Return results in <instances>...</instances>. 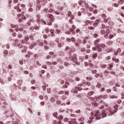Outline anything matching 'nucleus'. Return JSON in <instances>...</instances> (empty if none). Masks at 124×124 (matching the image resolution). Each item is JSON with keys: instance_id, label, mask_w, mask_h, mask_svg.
<instances>
[{"instance_id": "obj_1", "label": "nucleus", "mask_w": 124, "mask_h": 124, "mask_svg": "<svg viewBox=\"0 0 124 124\" xmlns=\"http://www.w3.org/2000/svg\"><path fill=\"white\" fill-rule=\"evenodd\" d=\"M118 107H119V106L118 105H115L113 108H111L110 110H108V111L103 110L102 113L99 112V110H97L95 113L94 116H93V115H92V116L90 117V120H93V119L100 120V119H102V118H105V117L107 116V114L108 116H112L113 114L117 113V111H118Z\"/></svg>"}, {"instance_id": "obj_2", "label": "nucleus", "mask_w": 124, "mask_h": 124, "mask_svg": "<svg viewBox=\"0 0 124 124\" xmlns=\"http://www.w3.org/2000/svg\"><path fill=\"white\" fill-rule=\"evenodd\" d=\"M109 27L106 26L104 24L102 25L100 30L101 34H103L105 36H108V33H109Z\"/></svg>"}, {"instance_id": "obj_3", "label": "nucleus", "mask_w": 124, "mask_h": 124, "mask_svg": "<svg viewBox=\"0 0 124 124\" xmlns=\"http://www.w3.org/2000/svg\"><path fill=\"white\" fill-rule=\"evenodd\" d=\"M76 54H74L70 56L69 59L71 61H73V62H75V61H77V58H76Z\"/></svg>"}, {"instance_id": "obj_4", "label": "nucleus", "mask_w": 124, "mask_h": 124, "mask_svg": "<svg viewBox=\"0 0 124 124\" xmlns=\"http://www.w3.org/2000/svg\"><path fill=\"white\" fill-rule=\"evenodd\" d=\"M93 51H97L98 52H101V48L98 45H96L95 47L92 48Z\"/></svg>"}, {"instance_id": "obj_5", "label": "nucleus", "mask_w": 124, "mask_h": 124, "mask_svg": "<svg viewBox=\"0 0 124 124\" xmlns=\"http://www.w3.org/2000/svg\"><path fill=\"white\" fill-rule=\"evenodd\" d=\"M112 59V58L111 57V56H107L105 58V62H110V61Z\"/></svg>"}, {"instance_id": "obj_6", "label": "nucleus", "mask_w": 124, "mask_h": 124, "mask_svg": "<svg viewBox=\"0 0 124 124\" xmlns=\"http://www.w3.org/2000/svg\"><path fill=\"white\" fill-rule=\"evenodd\" d=\"M37 21L38 25H40L41 24V22H42V19H40V16L37 15Z\"/></svg>"}, {"instance_id": "obj_7", "label": "nucleus", "mask_w": 124, "mask_h": 124, "mask_svg": "<svg viewBox=\"0 0 124 124\" xmlns=\"http://www.w3.org/2000/svg\"><path fill=\"white\" fill-rule=\"evenodd\" d=\"M37 5H36V10H39L40 8H41V5H40V1L39 0L37 1Z\"/></svg>"}, {"instance_id": "obj_8", "label": "nucleus", "mask_w": 124, "mask_h": 124, "mask_svg": "<svg viewBox=\"0 0 124 124\" xmlns=\"http://www.w3.org/2000/svg\"><path fill=\"white\" fill-rule=\"evenodd\" d=\"M48 17H49V19H50V22H54V20H55V18L54 17V16H52V14L49 15H48Z\"/></svg>"}, {"instance_id": "obj_9", "label": "nucleus", "mask_w": 124, "mask_h": 124, "mask_svg": "<svg viewBox=\"0 0 124 124\" xmlns=\"http://www.w3.org/2000/svg\"><path fill=\"white\" fill-rule=\"evenodd\" d=\"M72 93H78V88L77 86L72 89Z\"/></svg>"}, {"instance_id": "obj_10", "label": "nucleus", "mask_w": 124, "mask_h": 124, "mask_svg": "<svg viewBox=\"0 0 124 124\" xmlns=\"http://www.w3.org/2000/svg\"><path fill=\"white\" fill-rule=\"evenodd\" d=\"M94 93L93 91L89 92L87 95L88 98H91V95H93Z\"/></svg>"}, {"instance_id": "obj_11", "label": "nucleus", "mask_w": 124, "mask_h": 124, "mask_svg": "<svg viewBox=\"0 0 124 124\" xmlns=\"http://www.w3.org/2000/svg\"><path fill=\"white\" fill-rule=\"evenodd\" d=\"M61 43H59L58 44V47L59 48H62V46L63 45H64V42L62 41V40H61Z\"/></svg>"}, {"instance_id": "obj_12", "label": "nucleus", "mask_w": 124, "mask_h": 124, "mask_svg": "<svg viewBox=\"0 0 124 124\" xmlns=\"http://www.w3.org/2000/svg\"><path fill=\"white\" fill-rule=\"evenodd\" d=\"M68 124H73L74 123V124H77V122H76V119H73L72 121H68Z\"/></svg>"}, {"instance_id": "obj_13", "label": "nucleus", "mask_w": 124, "mask_h": 124, "mask_svg": "<svg viewBox=\"0 0 124 124\" xmlns=\"http://www.w3.org/2000/svg\"><path fill=\"white\" fill-rule=\"evenodd\" d=\"M37 42L39 46H41L42 47H43V46H44V44H43L42 42L40 41V40H38L37 41Z\"/></svg>"}, {"instance_id": "obj_14", "label": "nucleus", "mask_w": 124, "mask_h": 124, "mask_svg": "<svg viewBox=\"0 0 124 124\" xmlns=\"http://www.w3.org/2000/svg\"><path fill=\"white\" fill-rule=\"evenodd\" d=\"M99 24V20L98 19L96 20V21L93 23V26L94 27H97V25Z\"/></svg>"}, {"instance_id": "obj_15", "label": "nucleus", "mask_w": 124, "mask_h": 124, "mask_svg": "<svg viewBox=\"0 0 124 124\" xmlns=\"http://www.w3.org/2000/svg\"><path fill=\"white\" fill-rule=\"evenodd\" d=\"M75 51V49L73 47H71L70 48V50H69L68 54H72Z\"/></svg>"}, {"instance_id": "obj_16", "label": "nucleus", "mask_w": 124, "mask_h": 124, "mask_svg": "<svg viewBox=\"0 0 124 124\" xmlns=\"http://www.w3.org/2000/svg\"><path fill=\"white\" fill-rule=\"evenodd\" d=\"M70 49V48L68 46H66L64 51L65 52V53H69V50Z\"/></svg>"}, {"instance_id": "obj_17", "label": "nucleus", "mask_w": 124, "mask_h": 124, "mask_svg": "<svg viewBox=\"0 0 124 124\" xmlns=\"http://www.w3.org/2000/svg\"><path fill=\"white\" fill-rule=\"evenodd\" d=\"M76 32L77 33H79V34H83V32L81 31V30L79 29L76 30Z\"/></svg>"}, {"instance_id": "obj_18", "label": "nucleus", "mask_w": 124, "mask_h": 124, "mask_svg": "<svg viewBox=\"0 0 124 124\" xmlns=\"http://www.w3.org/2000/svg\"><path fill=\"white\" fill-rule=\"evenodd\" d=\"M108 66H109L108 68L109 69V70H111L112 67H113V63L108 64Z\"/></svg>"}, {"instance_id": "obj_19", "label": "nucleus", "mask_w": 124, "mask_h": 124, "mask_svg": "<svg viewBox=\"0 0 124 124\" xmlns=\"http://www.w3.org/2000/svg\"><path fill=\"white\" fill-rule=\"evenodd\" d=\"M112 61H113V62H120V60H119V59H116L115 58H112Z\"/></svg>"}, {"instance_id": "obj_20", "label": "nucleus", "mask_w": 124, "mask_h": 124, "mask_svg": "<svg viewBox=\"0 0 124 124\" xmlns=\"http://www.w3.org/2000/svg\"><path fill=\"white\" fill-rule=\"evenodd\" d=\"M102 98H103L102 95H100V96L96 97V100H101V99H102Z\"/></svg>"}, {"instance_id": "obj_21", "label": "nucleus", "mask_w": 124, "mask_h": 124, "mask_svg": "<svg viewBox=\"0 0 124 124\" xmlns=\"http://www.w3.org/2000/svg\"><path fill=\"white\" fill-rule=\"evenodd\" d=\"M110 98L114 99V98H118V96L116 95H110Z\"/></svg>"}, {"instance_id": "obj_22", "label": "nucleus", "mask_w": 124, "mask_h": 124, "mask_svg": "<svg viewBox=\"0 0 124 124\" xmlns=\"http://www.w3.org/2000/svg\"><path fill=\"white\" fill-rule=\"evenodd\" d=\"M30 8L28 9V11L29 12H32V11H33V9L31 8L32 5H30Z\"/></svg>"}, {"instance_id": "obj_23", "label": "nucleus", "mask_w": 124, "mask_h": 124, "mask_svg": "<svg viewBox=\"0 0 124 124\" xmlns=\"http://www.w3.org/2000/svg\"><path fill=\"white\" fill-rule=\"evenodd\" d=\"M114 36H116V34H110L109 36V39H111V38H113Z\"/></svg>"}, {"instance_id": "obj_24", "label": "nucleus", "mask_w": 124, "mask_h": 124, "mask_svg": "<svg viewBox=\"0 0 124 124\" xmlns=\"http://www.w3.org/2000/svg\"><path fill=\"white\" fill-rule=\"evenodd\" d=\"M92 105H93V106H94L95 107H96V106H97L98 105V104L96 103L95 102H93L92 103Z\"/></svg>"}, {"instance_id": "obj_25", "label": "nucleus", "mask_w": 124, "mask_h": 124, "mask_svg": "<svg viewBox=\"0 0 124 124\" xmlns=\"http://www.w3.org/2000/svg\"><path fill=\"white\" fill-rule=\"evenodd\" d=\"M98 46H99L100 48V47H101V48H105V47H106L105 45H104L103 44H102L101 45H98Z\"/></svg>"}, {"instance_id": "obj_26", "label": "nucleus", "mask_w": 124, "mask_h": 124, "mask_svg": "<svg viewBox=\"0 0 124 124\" xmlns=\"http://www.w3.org/2000/svg\"><path fill=\"white\" fill-rule=\"evenodd\" d=\"M70 31H71L73 34H75V31L72 28L70 29Z\"/></svg>"}, {"instance_id": "obj_27", "label": "nucleus", "mask_w": 124, "mask_h": 124, "mask_svg": "<svg viewBox=\"0 0 124 124\" xmlns=\"http://www.w3.org/2000/svg\"><path fill=\"white\" fill-rule=\"evenodd\" d=\"M54 30H53V29H51V30H50V33H51V35H52V36H54Z\"/></svg>"}, {"instance_id": "obj_28", "label": "nucleus", "mask_w": 124, "mask_h": 124, "mask_svg": "<svg viewBox=\"0 0 124 124\" xmlns=\"http://www.w3.org/2000/svg\"><path fill=\"white\" fill-rule=\"evenodd\" d=\"M58 119L59 120H60V121H62V120L63 119V116H62V115H60L58 116Z\"/></svg>"}, {"instance_id": "obj_29", "label": "nucleus", "mask_w": 124, "mask_h": 124, "mask_svg": "<svg viewBox=\"0 0 124 124\" xmlns=\"http://www.w3.org/2000/svg\"><path fill=\"white\" fill-rule=\"evenodd\" d=\"M61 99H62L63 100H65L66 99V96L65 95H63L61 97Z\"/></svg>"}, {"instance_id": "obj_30", "label": "nucleus", "mask_w": 124, "mask_h": 124, "mask_svg": "<svg viewBox=\"0 0 124 124\" xmlns=\"http://www.w3.org/2000/svg\"><path fill=\"white\" fill-rule=\"evenodd\" d=\"M53 116L55 118H58V116H58V112H54L53 113Z\"/></svg>"}, {"instance_id": "obj_31", "label": "nucleus", "mask_w": 124, "mask_h": 124, "mask_svg": "<svg viewBox=\"0 0 124 124\" xmlns=\"http://www.w3.org/2000/svg\"><path fill=\"white\" fill-rule=\"evenodd\" d=\"M63 93H64L63 91H61L58 92V94H63Z\"/></svg>"}, {"instance_id": "obj_32", "label": "nucleus", "mask_w": 124, "mask_h": 124, "mask_svg": "<svg viewBox=\"0 0 124 124\" xmlns=\"http://www.w3.org/2000/svg\"><path fill=\"white\" fill-rule=\"evenodd\" d=\"M97 57V54L96 53H94L93 56V59H96Z\"/></svg>"}, {"instance_id": "obj_33", "label": "nucleus", "mask_w": 124, "mask_h": 124, "mask_svg": "<svg viewBox=\"0 0 124 124\" xmlns=\"http://www.w3.org/2000/svg\"><path fill=\"white\" fill-rule=\"evenodd\" d=\"M103 99H106V98H108V95H104V96H102Z\"/></svg>"}, {"instance_id": "obj_34", "label": "nucleus", "mask_w": 124, "mask_h": 124, "mask_svg": "<svg viewBox=\"0 0 124 124\" xmlns=\"http://www.w3.org/2000/svg\"><path fill=\"white\" fill-rule=\"evenodd\" d=\"M20 3H18L17 4L16 7H15V9H17V8H19L20 7Z\"/></svg>"}, {"instance_id": "obj_35", "label": "nucleus", "mask_w": 124, "mask_h": 124, "mask_svg": "<svg viewBox=\"0 0 124 124\" xmlns=\"http://www.w3.org/2000/svg\"><path fill=\"white\" fill-rule=\"evenodd\" d=\"M59 55L60 56H63L64 55V53H63V52L61 51L59 53Z\"/></svg>"}, {"instance_id": "obj_36", "label": "nucleus", "mask_w": 124, "mask_h": 124, "mask_svg": "<svg viewBox=\"0 0 124 124\" xmlns=\"http://www.w3.org/2000/svg\"><path fill=\"white\" fill-rule=\"evenodd\" d=\"M71 41H72V42H75V41H76V40H75V38L72 37L71 39Z\"/></svg>"}, {"instance_id": "obj_37", "label": "nucleus", "mask_w": 124, "mask_h": 124, "mask_svg": "<svg viewBox=\"0 0 124 124\" xmlns=\"http://www.w3.org/2000/svg\"><path fill=\"white\" fill-rule=\"evenodd\" d=\"M119 3H120V4H124V0H120L119 1H118Z\"/></svg>"}, {"instance_id": "obj_38", "label": "nucleus", "mask_w": 124, "mask_h": 124, "mask_svg": "<svg viewBox=\"0 0 124 124\" xmlns=\"http://www.w3.org/2000/svg\"><path fill=\"white\" fill-rule=\"evenodd\" d=\"M99 41H100V40H97L95 41L94 44H95V45L98 44V42H99Z\"/></svg>"}, {"instance_id": "obj_39", "label": "nucleus", "mask_w": 124, "mask_h": 124, "mask_svg": "<svg viewBox=\"0 0 124 124\" xmlns=\"http://www.w3.org/2000/svg\"><path fill=\"white\" fill-rule=\"evenodd\" d=\"M102 68H105V67H107V65L106 64H103L101 66Z\"/></svg>"}, {"instance_id": "obj_40", "label": "nucleus", "mask_w": 124, "mask_h": 124, "mask_svg": "<svg viewBox=\"0 0 124 124\" xmlns=\"http://www.w3.org/2000/svg\"><path fill=\"white\" fill-rule=\"evenodd\" d=\"M102 18L103 19H106L107 18V16H106V15H105V14L102 15Z\"/></svg>"}, {"instance_id": "obj_41", "label": "nucleus", "mask_w": 124, "mask_h": 124, "mask_svg": "<svg viewBox=\"0 0 124 124\" xmlns=\"http://www.w3.org/2000/svg\"><path fill=\"white\" fill-rule=\"evenodd\" d=\"M41 23H42V25H46V21L43 20V19L42 20Z\"/></svg>"}, {"instance_id": "obj_42", "label": "nucleus", "mask_w": 124, "mask_h": 124, "mask_svg": "<svg viewBox=\"0 0 124 124\" xmlns=\"http://www.w3.org/2000/svg\"><path fill=\"white\" fill-rule=\"evenodd\" d=\"M89 63L88 62H85L84 63V65H85V66H86V67H87V66H89Z\"/></svg>"}, {"instance_id": "obj_43", "label": "nucleus", "mask_w": 124, "mask_h": 124, "mask_svg": "<svg viewBox=\"0 0 124 124\" xmlns=\"http://www.w3.org/2000/svg\"><path fill=\"white\" fill-rule=\"evenodd\" d=\"M71 14H72L71 12L70 11L68 12L67 16H68V17H70Z\"/></svg>"}, {"instance_id": "obj_44", "label": "nucleus", "mask_w": 124, "mask_h": 124, "mask_svg": "<svg viewBox=\"0 0 124 124\" xmlns=\"http://www.w3.org/2000/svg\"><path fill=\"white\" fill-rule=\"evenodd\" d=\"M85 85H87V86H91V83L89 82H85Z\"/></svg>"}, {"instance_id": "obj_45", "label": "nucleus", "mask_w": 124, "mask_h": 124, "mask_svg": "<svg viewBox=\"0 0 124 124\" xmlns=\"http://www.w3.org/2000/svg\"><path fill=\"white\" fill-rule=\"evenodd\" d=\"M61 103H62V101L60 100H58L57 101H56V104H61Z\"/></svg>"}, {"instance_id": "obj_46", "label": "nucleus", "mask_w": 124, "mask_h": 124, "mask_svg": "<svg viewBox=\"0 0 124 124\" xmlns=\"http://www.w3.org/2000/svg\"><path fill=\"white\" fill-rule=\"evenodd\" d=\"M97 88H100V87H101V85L100 84V83H98L97 85H96Z\"/></svg>"}, {"instance_id": "obj_47", "label": "nucleus", "mask_w": 124, "mask_h": 124, "mask_svg": "<svg viewBox=\"0 0 124 124\" xmlns=\"http://www.w3.org/2000/svg\"><path fill=\"white\" fill-rule=\"evenodd\" d=\"M108 45H112L113 44V42L112 41H109L108 42Z\"/></svg>"}, {"instance_id": "obj_48", "label": "nucleus", "mask_w": 124, "mask_h": 124, "mask_svg": "<svg viewBox=\"0 0 124 124\" xmlns=\"http://www.w3.org/2000/svg\"><path fill=\"white\" fill-rule=\"evenodd\" d=\"M34 58H35V59H37V58H38V55L35 54L33 55Z\"/></svg>"}, {"instance_id": "obj_49", "label": "nucleus", "mask_w": 124, "mask_h": 124, "mask_svg": "<svg viewBox=\"0 0 124 124\" xmlns=\"http://www.w3.org/2000/svg\"><path fill=\"white\" fill-rule=\"evenodd\" d=\"M31 22H33V20L32 19H31L30 21H28L29 26H31Z\"/></svg>"}, {"instance_id": "obj_50", "label": "nucleus", "mask_w": 124, "mask_h": 124, "mask_svg": "<svg viewBox=\"0 0 124 124\" xmlns=\"http://www.w3.org/2000/svg\"><path fill=\"white\" fill-rule=\"evenodd\" d=\"M56 32H57V33H60V32H61V30H60L59 29H56Z\"/></svg>"}, {"instance_id": "obj_51", "label": "nucleus", "mask_w": 124, "mask_h": 124, "mask_svg": "<svg viewBox=\"0 0 124 124\" xmlns=\"http://www.w3.org/2000/svg\"><path fill=\"white\" fill-rule=\"evenodd\" d=\"M19 2V1L18 0H14L13 1L14 3H18Z\"/></svg>"}, {"instance_id": "obj_52", "label": "nucleus", "mask_w": 124, "mask_h": 124, "mask_svg": "<svg viewBox=\"0 0 124 124\" xmlns=\"http://www.w3.org/2000/svg\"><path fill=\"white\" fill-rule=\"evenodd\" d=\"M16 9H17V12H21V11H22V10L19 8H16Z\"/></svg>"}, {"instance_id": "obj_53", "label": "nucleus", "mask_w": 124, "mask_h": 124, "mask_svg": "<svg viewBox=\"0 0 124 124\" xmlns=\"http://www.w3.org/2000/svg\"><path fill=\"white\" fill-rule=\"evenodd\" d=\"M104 23H107L108 22V19L107 18L104 19Z\"/></svg>"}, {"instance_id": "obj_54", "label": "nucleus", "mask_w": 124, "mask_h": 124, "mask_svg": "<svg viewBox=\"0 0 124 124\" xmlns=\"http://www.w3.org/2000/svg\"><path fill=\"white\" fill-rule=\"evenodd\" d=\"M89 30H94V27H89L88 28Z\"/></svg>"}, {"instance_id": "obj_55", "label": "nucleus", "mask_w": 124, "mask_h": 124, "mask_svg": "<svg viewBox=\"0 0 124 124\" xmlns=\"http://www.w3.org/2000/svg\"><path fill=\"white\" fill-rule=\"evenodd\" d=\"M51 55H47V56H46L47 60H49V59H51Z\"/></svg>"}, {"instance_id": "obj_56", "label": "nucleus", "mask_w": 124, "mask_h": 124, "mask_svg": "<svg viewBox=\"0 0 124 124\" xmlns=\"http://www.w3.org/2000/svg\"><path fill=\"white\" fill-rule=\"evenodd\" d=\"M85 50H86V48H85L84 47H82V48H81L80 51H81V52H84L85 51Z\"/></svg>"}, {"instance_id": "obj_57", "label": "nucleus", "mask_w": 124, "mask_h": 124, "mask_svg": "<svg viewBox=\"0 0 124 124\" xmlns=\"http://www.w3.org/2000/svg\"><path fill=\"white\" fill-rule=\"evenodd\" d=\"M3 53L5 55H7L8 54V51H7V50H4Z\"/></svg>"}, {"instance_id": "obj_58", "label": "nucleus", "mask_w": 124, "mask_h": 124, "mask_svg": "<svg viewBox=\"0 0 124 124\" xmlns=\"http://www.w3.org/2000/svg\"><path fill=\"white\" fill-rule=\"evenodd\" d=\"M44 43L45 44V45H48V42H47L46 40L44 41Z\"/></svg>"}, {"instance_id": "obj_59", "label": "nucleus", "mask_w": 124, "mask_h": 124, "mask_svg": "<svg viewBox=\"0 0 124 124\" xmlns=\"http://www.w3.org/2000/svg\"><path fill=\"white\" fill-rule=\"evenodd\" d=\"M89 66L90 67H93V63H89Z\"/></svg>"}, {"instance_id": "obj_60", "label": "nucleus", "mask_w": 124, "mask_h": 124, "mask_svg": "<svg viewBox=\"0 0 124 124\" xmlns=\"http://www.w3.org/2000/svg\"><path fill=\"white\" fill-rule=\"evenodd\" d=\"M65 33H66V34H70V31H66L65 32Z\"/></svg>"}, {"instance_id": "obj_61", "label": "nucleus", "mask_w": 124, "mask_h": 124, "mask_svg": "<svg viewBox=\"0 0 124 124\" xmlns=\"http://www.w3.org/2000/svg\"><path fill=\"white\" fill-rule=\"evenodd\" d=\"M50 100H51V102H54V101H55V98L52 97L51 98Z\"/></svg>"}, {"instance_id": "obj_62", "label": "nucleus", "mask_w": 124, "mask_h": 124, "mask_svg": "<svg viewBox=\"0 0 124 124\" xmlns=\"http://www.w3.org/2000/svg\"><path fill=\"white\" fill-rule=\"evenodd\" d=\"M89 10L90 11H93V8L92 7H90L89 8Z\"/></svg>"}, {"instance_id": "obj_63", "label": "nucleus", "mask_w": 124, "mask_h": 124, "mask_svg": "<svg viewBox=\"0 0 124 124\" xmlns=\"http://www.w3.org/2000/svg\"><path fill=\"white\" fill-rule=\"evenodd\" d=\"M85 6L86 8H89V5L87 3L85 4Z\"/></svg>"}, {"instance_id": "obj_64", "label": "nucleus", "mask_w": 124, "mask_h": 124, "mask_svg": "<svg viewBox=\"0 0 124 124\" xmlns=\"http://www.w3.org/2000/svg\"><path fill=\"white\" fill-rule=\"evenodd\" d=\"M57 124H63V123H62V121H61V120H60V121L57 123Z\"/></svg>"}]
</instances>
